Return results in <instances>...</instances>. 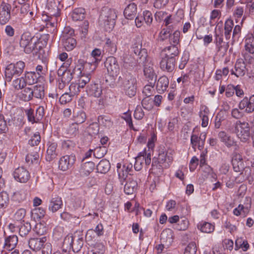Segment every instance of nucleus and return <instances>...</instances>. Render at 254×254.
I'll return each mask as SVG.
<instances>
[{
    "instance_id": "1",
    "label": "nucleus",
    "mask_w": 254,
    "mask_h": 254,
    "mask_svg": "<svg viewBox=\"0 0 254 254\" xmlns=\"http://www.w3.org/2000/svg\"><path fill=\"white\" fill-rule=\"evenodd\" d=\"M119 83L125 94L129 97L135 96L136 93L137 81L136 78L130 73L120 76Z\"/></svg>"
},
{
    "instance_id": "2",
    "label": "nucleus",
    "mask_w": 254,
    "mask_h": 254,
    "mask_svg": "<svg viewBox=\"0 0 254 254\" xmlns=\"http://www.w3.org/2000/svg\"><path fill=\"white\" fill-rule=\"evenodd\" d=\"M117 10L108 7L102 8L99 17L101 24L106 30H111L115 26L116 20L117 18Z\"/></svg>"
},
{
    "instance_id": "3",
    "label": "nucleus",
    "mask_w": 254,
    "mask_h": 254,
    "mask_svg": "<svg viewBox=\"0 0 254 254\" xmlns=\"http://www.w3.org/2000/svg\"><path fill=\"white\" fill-rule=\"evenodd\" d=\"M234 132L241 141L247 142L250 137V126L246 121H237L234 124Z\"/></svg>"
},
{
    "instance_id": "4",
    "label": "nucleus",
    "mask_w": 254,
    "mask_h": 254,
    "mask_svg": "<svg viewBox=\"0 0 254 254\" xmlns=\"http://www.w3.org/2000/svg\"><path fill=\"white\" fill-rule=\"evenodd\" d=\"M131 49L136 57H138V64H144L146 60L147 53L145 49L142 48V40L139 35L133 39Z\"/></svg>"
},
{
    "instance_id": "5",
    "label": "nucleus",
    "mask_w": 254,
    "mask_h": 254,
    "mask_svg": "<svg viewBox=\"0 0 254 254\" xmlns=\"http://www.w3.org/2000/svg\"><path fill=\"white\" fill-rule=\"evenodd\" d=\"M19 44L26 53L30 54L37 49V46L40 43L37 39L32 37L29 33L26 32L22 35Z\"/></svg>"
},
{
    "instance_id": "6",
    "label": "nucleus",
    "mask_w": 254,
    "mask_h": 254,
    "mask_svg": "<svg viewBox=\"0 0 254 254\" xmlns=\"http://www.w3.org/2000/svg\"><path fill=\"white\" fill-rule=\"evenodd\" d=\"M25 66V63L22 61L8 64L5 69V80L10 82L13 77L20 76L23 72Z\"/></svg>"
},
{
    "instance_id": "7",
    "label": "nucleus",
    "mask_w": 254,
    "mask_h": 254,
    "mask_svg": "<svg viewBox=\"0 0 254 254\" xmlns=\"http://www.w3.org/2000/svg\"><path fill=\"white\" fill-rule=\"evenodd\" d=\"M173 160V157L171 153H169L164 148H160L158 150L157 157H154L152 160L153 166L159 165L160 166L164 165L165 167L169 165Z\"/></svg>"
},
{
    "instance_id": "8",
    "label": "nucleus",
    "mask_w": 254,
    "mask_h": 254,
    "mask_svg": "<svg viewBox=\"0 0 254 254\" xmlns=\"http://www.w3.org/2000/svg\"><path fill=\"white\" fill-rule=\"evenodd\" d=\"M151 153L150 152H147L145 149L140 152L135 158V162L134 165L135 170L138 171L141 170L144 161L146 166L149 165L151 161Z\"/></svg>"
},
{
    "instance_id": "9",
    "label": "nucleus",
    "mask_w": 254,
    "mask_h": 254,
    "mask_svg": "<svg viewBox=\"0 0 254 254\" xmlns=\"http://www.w3.org/2000/svg\"><path fill=\"white\" fill-rule=\"evenodd\" d=\"M105 66L108 73L112 76H117L120 72V67L116 58L111 56L107 58Z\"/></svg>"
},
{
    "instance_id": "10",
    "label": "nucleus",
    "mask_w": 254,
    "mask_h": 254,
    "mask_svg": "<svg viewBox=\"0 0 254 254\" xmlns=\"http://www.w3.org/2000/svg\"><path fill=\"white\" fill-rule=\"evenodd\" d=\"M11 6L4 1L0 4V24L5 25L11 18Z\"/></svg>"
},
{
    "instance_id": "11",
    "label": "nucleus",
    "mask_w": 254,
    "mask_h": 254,
    "mask_svg": "<svg viewBox=\"0 0 254 254\" xmlns=\"http://www.w3.org/2000/svg\"><path fill=\"white\" fill-rule=\"evenodd\" d=\"M138 57H132L129 53H124L121 58L122 65L123 68L127 69H130L137 65H141L138 64Z\"/></svg>"
},
{
    "instance_id": "12",
    "label": "nucleus",
    "mask_w": 254,
    "mask_h": 254,
    "mask_svg": "<svg viewBox=\"0 0 254 254\" xmlns=\"http://www.w3.org/2000/svg\"><path fill=\"white\" fill-rule=\"evenodd\" d=\"M132 167V166L131 164H125L124 165H122L121 163L117 164V168L118 179L121 185L123 186L124 185Z\"/></svg>"
},
{
    "instance_id": "13",
    "label": "nucleus",
    "mask_w": 254,
    "mask_h": 254,
    "mask_svg": "<svg viewBox=\"0 0 254 254\" xmlns=\"http://www.w3.org/2000/svg\"><path fill=\"white\" fill-rule=\"evenodd\" d=\"M60 2L55 0H47L46 6V15L49 17L59 16L60 9L59 7Z\"/></svg>"
},
{
    "instance_id": "14",
    "label": "nucleus",
    "mask_w": 254,
    "mask_h": 254,
    "mask_svg": "<svg viewBox=\"0 0 254 254\" xmlns=\"http://www.w3.org/2000/svg\"><path fill=\"white\" fill-rule=\"evenodd\" d=\"M75 161V156L73 155L63 156L59 160V167L63 171H66L73 166Z\"/></svg>"
},
{
    "instance_id": "15",
    "label": "nucleus",
    "mask_w": 254,
    "mask_h": 254,
    "mask_svg": "<svg viewBox=\"0 0 254 254\" xmlns=\"http://www.w3.org/2000/svg\"><path fill=\"white\" fill-rule=\"evenodd\" d=\"M239 108L241 110H245L247 113H251L254 111V95L249 98H244L239 104Z\"/></svg>"
},
{
    "instance_id": "16",
    "label": "nucleus",
    "mask_w": 254,
    "mask_h": 254,
    "mask_svg": "<svg viewBox=\"0 0 254 254\" xmlns=\"http://www.w3.org/2000/svg\"><path fill=\"white\" fill-rule=\"evenodd\" d=\"M153 20V17L151 12L146 10L143 12L142 15L137 16L135 19V22L137 27H141L144 23L147 25H150Z\"/></svg>"
},
{
    "instance_id": "17",
    "label": "nucleus",
    "mask_w": 254,
    "mask_h": 254,
    "mask_svg": "<svg viewBox=\"0 0 254 254\" xmlns=\"http://www.w3.org/2000/svg\"><path fill=\"white\" fill-rule=\"evenodd\" d=\"M176 59L163 56L160 63V68L164 71L172 72L175 67Z\"/></svg>"
},
{
    "instance_id": "18",
    "label": "nucleus",
    "mask_w": 254,
    "mask_h": 254,
    "mask_svg": "<svg viewBox=\"0 0 254 254\" xmlns=\"http://www.w3.org/2000/svg\"><path fill=\"white\" fill-rule=\"evenodd\" d=\"M47 240L46 237L31 238L29 240L28 245L29 248L33 251L38 252L42 250L43 245Z\"/></svg>"
},
{
    "instance_id": "19",
    "label": "nucleus",
    "mask_w": 254,
    "mask_h": 254,
    "mask_svg": "<svg viewBox=\"0 0 254 254\" xmlns=\"http://www.w3.org/2000/svg\"><path fill=\"white\" fill-rule=\"evenodd\" d=\"M218 136L221 141L223 142L228 148L238 147L237 142L235 140V139L227 133L225 131H220L218 134Z\"/></svg>"
},
{
    "instance_id": "20",
    "label": "nucleus",
    "mask_w": 254,
    "mask_h": 254,
    "mask_svg": "<svg viewBox=\"0 0 254 254\" xmlns=\"http://www.w3.org/2000/svg\"><path fill=\"white\" fill-rule=\"evenodd\" d=\"M13 176L16 180L21 183H25L30 178L28 171L23 167H18L15 169Z\"/></svg>"
},
{
    "instance_id": "21",
    "label": "nucleus",
    "mask_w": 254,
    "mask_h": 254,
    "mask_svg": "<svg viewBox=\"0 0 254 254\" xmlns=\"http://www.w3.org/2000/svg\"><path fill=\"white\" fill-rule=\"evenodd\" d=\"M246 64L242 59L237 60L235 65V70H232L231 73L237 77L243 76L246 73Z\"/></svg>"
},
{
    "instance_id": "22",
    "label": "nucleus",
    "mask_w": 254,
    "mask_h": 254,
    "mask_svg": "<svg viewBox=\"0 0 254 254\" xmlns=\"http://www.w3.org/2000/svg\"><path fill=\"white\" fill-rule=\"evenodd\" d=\"M63 205V200L61 197L58 195L53 196L49 204V210L52 212H56Z\"/></svg>"
},
{
    "instance_id": "23",
    "label": "nucleus",
    "mask_w": 254,
    "mask_h": 254,
    "mask_svg": "<svg viewBox=\"0 0 254 254\" xmlns=\"http://www.w3.org/2000/svg\"><path fill=\"white\" fill-rule=\"evenodd\" d=\"M58 145L56 143H50L47 149L46 159L51 162L57 158L58 153L57 151Z\"/></svg>"
},
{
    "instance_id": "24",
    "label": "nucleus",
    "mask_w": 254,
    "mask_h": 254,
    "mask_svg": "<svg viewBox=\"0 0 254 254\" xmlns=\"http://www.w3.org/2000/svg\"><path fill=\"white\" fill-rule=\"evenodd\" d=\"M86 92L91 96L99 97L102 92L101 86L97 83H91L87 87Z\"/></svg>"
},
{
    "instance_id": "25",
    "label": "nucleus",
    "mask_w": 254,
    "mask_h": 254,
    "mask_svg": "<svg viewBox=\"0 0 254 254\" xmlns=\"http://www.w3.org/2000/svg\"><path fill=\"white\" fill-rule=\"evenodd\" d=\"M58 16L49 17L47 15L43 16V19L46 23L45 26L50 32H54L57 24V17Z\"/></svg>"
},
{
    "instance_id": "26",
    "label": "nucleus",
    "mask_w": 254,
    "mask_h": 254,
    "mask_svg": "<svg viewBox=\"0 0 254 254\" xmlns=\"http://www.w3.org/2000/svg\"><path fill=\"white\" fill-rule=\"evenodd\" d=\"M17 243L18 237L17 236L14 235L9 236L5 239L3 248L8 251H11L15 248Z\"/></svg>"
},
{
    "instance_id": "27",
    "label": "nucleus",
    "mask_w": 254,
    "mask_h": 254,
    "mask_svg": "<svg viewBox=\"0 0 254 254\" xmlns=\"http://www.w3.org/2000/svg\"><path fill=\"white\" fill-rule=\"evenodd\" d=\"M137 13V6L134 3L129 4L125 9L124 14L128 19H133Z\"/></svg>"
},
{
    "instance_id": "28",
    "label": "nucleus",
    "mask_w": 254,
    "mask_h": 254,
    "mask_svg": "<svg viewBox=\"0 0 254 254\" xmlns=\"http://www.w3.org/2000/svg\"><path fill=\"white\" fill-rule=\"evenodd\" d=\"M58 75L61 81L68 83L72 79V73L69 70L64 69L61 67L58 71Z\"/></svg>"
},
{
    "instance_id": "29",
    "label": "nucleus",
    "mask_w": 254,
    "mask_h": 254,
    "mask_svg": "<svg viewBox=\"0 0 254 254\" xmlns=\"http://www.w3.org/2000/svg\"><path fill=\"white\" fill-rule=\"evenodd\" d=\"M169 81L168 77L165 75L161 76L158 80L156 84V89L160 93H163L168 87Z\"/></svg>"
},
{
    "instance_id": "30",
    "label": "nucleus",
    "mask_w": 254,
    "mask_h": 254,
    "mask_svg": "<svg viewBox=\"0 0 254 254\" xmlns=\"http://www.w3.org/2000/svg\"><path fill=\"white\" fill-rule=\"evenodd\" d=\"M137 187L136 181L129 178L124 185V191L127 194H131L136 190Z\"/></svg>"
},
{
    "instance_id": "31",
    "label": "nucleus",
    "mask_w": 254,
    "mask_h": 254,
    "mask_svg": "<svg viewBox=\"0 0 254 254\" xmlns=\"http://www.w3.org/2000/svg\"><path fill=\"white\" fill-rule=\"evenodd\" d=\"M162 52L164 53L163 56L168 58H173L176 59L179 54L178 47L176 45H173L165 48Z\"/></svg>"
},
{
    "instance_id": "32",
    "label": "nucleus",
    "mask_w": 254,
    "mask_h": 254,
    "mask_svg": "<svg viewBox=\"0 0 254 254\" xmlns=\"http://www.w3.org/2000/svg\"><path fill=\"white\" fill-rule=\"evenodd\" d=\"M197 227L201 232L205 233H211L215 229L214 224L205 221L199 222L197 224Z\"/></svg>"
},
{
    "instance_id": "33",
    "label": "nucleus",
    "mask_w": 254,
    "mask_h": 254,
    "mask_svg": "<svg viewBox=\"0 0 254 254\" xmlns=\"http://www.w3.org/2000/svg\"><path fill=\"white\" fill-rule=\"evenodd\" d=\"M173 232L170 229L164 230L161 234L160 239L163 243L170 244L173 242Z\"/></svg>"
},
{
    "instance_id": "34",
    "label": "nucleus",
    "mask_w": 254,
    "mask_h": 254,
    "mask_svg": "<svg viewBox=\"0 0 254 254\" xmlns=\"http://www.w3.org/2000/svg\"><path fill=\"white\" fill-rule=\"evenodd\" d=\"M33 98L43 99L45 97V88L43 85L37 84L32 88Z\"/></svg>"
},
{
    "instance_id": "35",
    "label": "nucleus",
    "mask_w": 254,
    "mask_h": 254,
    "mask_svg": "<svg viewBox=\"0 0 254 254\" xmlns=\"http://www.w3.org/2000/svg\"><path fill=\"white\" fill-rule=\"evenodd\" d=\"M38 76L35 72H26L23 77L26 84L32 85L35 83L38 79Z\"/></svg>"
},
{
    "instance_id": "36",
    "label": "nucleus",
    "mask_w": 254,
    "mask_h": 254,
    "mask_svg": "<svg viewBox=\"0 0 254 254\" xmlns=\"http://www.w3.org/2000/svg\"><path fill=\"white\" fill-rule=\"evenodd\" d=\"M26 191L21 189L13 192L11 196V199L13 201L19 203L24 200L26 199Z\"/></svg>"
},
{
    "instance_id": "37",
    "label": "nucleus",
    "mask_w": 254,
    "mask_h": 254,
    "mask_svg": "<svg viewBox=\"0 0 254 254\" xmlns=\"http://www.w3.org/2000/svg\"><path fill=\"white\" fill-rule=\"evenodd\" d=\"M85 9L83 8H77L74 9L71 14V17L74 21H81L85 17Z\"/></svg>"
},
{
    "instance_id": "38",
    "label": "nucleus",
    "mask_w": 254,
    "mask_h": 254,
    "mask_svg": "<svg viewBox=\"0 0 254 254\" xmlns=\"http://www.w3.org/2000/svg\"><path fill=\"white\" fill-rule=\"evenodd\" d=\"M73 241L72 236H66L64 241L62 247L63 254H70V251Z\"/></svg>"
},
{
    "instance_id": "39",
    "label": "nucleus",
    "mask_w": 254,
    "mask_h": 254,
    "mask_svg": "<svg viewBox=\"0 0 254 254\" xmlns=\"http://www.w3.org/2000/svg\"><path fill=\"white\" fill-rule=\"evenodd\" d=\"M64 48L67 51H72L76 46L77 42L75 38H69L66 40H62Z\"/></svg>"
},
{
    "instance_id": "40",
    "label": "nucleus",
    "mask_w": 254,
    "mask_h": 254,
    "mask_svg": "<svg viewBox=\"0 0 254 254\" xmlns=\"http://www.w3.org/2000/svg\"><path fill=\"white\" fill-rule=\"evenodd\" d=\"M110 169V163L106 159H102L97 166V170L101 173H106Z\"/></svg>"
},
{
    "instance_id": "41",
    "label": "nucleus",
    "mask_w": 254,
    "mask_h": 254,
    "mask_svg": "<svg viewBox=\"0 0 254 254\" xmlns=\"http://www.w3.org/2000/svg\"><path fill=\"white\" fill-rule=\"evenodd\" d=\"M85 205V200L82 197L73 198L70 203V207L73 209L84 207Z\"/></svg>"
},
{
    "instance_id": "42",
    "label": "nucleus",
    "mask_w": 254,
    "mask_h": 254,
    "mask_svg": "<svg viewBox=\"0 0 254 254\" xmlns=\"http://www.w3.org/2000/svg\"><path fill=\"white\" fill-rule=\"evenodd\" d=\"M74 30L73 29L70 27H64L63 31L62 36H61V39L66 40L69 38H75Z\"/></svg>"
},
{
    "instance_id": "43",
    "label": "nucleus",
    "mask_w": 254,
    "mask_h": 254,
    "mask_svg": "<svg viewBox=\"0 0 254 254\" xmlns=\"http://www.w3.org/2000/svg\"><path fill=\"white\" fill-rule=\"evenodd\" d=\"M26 84L23 77L20 78H17L15 79L12 83V86L15 90H20L23 89Z\"/></svg>"
},
{
    "instance_id": "44",
    "label": "nucleus",
    "mask_w": 254,
    "mask_h": 254,
    "mask_svg": "<svg viewBox=\"0 0 254 254\" xmlns=\"http://www.w3.org/2000/svg\"><path fill=\"white\" fill-rule=\"evenodd\" d=\"M144 74L146 77L149 78V79L152 80L154 79V80L156 79V76L154 72L153 68L151 66L148 65H144Z\"/></svg>"
},
{
    "instance_id": "45",
    "label": "nucleus",
    "mask_w": 254,
    "mask_h": 254,
    "mask_svg": "<svg viewBox=\"0 0 254 254\" xmlns=\"http://www.w3.org/2000/svg\"><path fill=\"white\" fill-rule=\"evenodd\" d=\"M245 50L250 54H254V39L250 37L247 38L245 40Z\"/></svg>"
},
{
    "instance_id": "46",
    "label": "nucleus",
    "mask_w": 254,
    "mask_h": 254,
    "mask_svg": "<svg viewBox=\"0 0 254 254\" xmlns=\"http://www.w3.org/2000/svg\"><path fill=\"white\" fill-rule=\"evenodd\" d=\"M91 79V75L90 73H87L83 72L81 74L79 80H78V84L79 86L81 87V88H83L85 87L86 84L89 82Z\"/></svg>"
},
{
    "instance_id": "47",
    "label": "nucleus",
    "mask_w": 254,
    "mask_h": 254,
    "mask_svg": "<svg viewBox=\"0 0 254 254\" xmlns=\"http://www.w3.org/2000/svg\"><path fill=\"white\" fill-rule=\"evenodd\" d=\"M22 98L25 101H29L33 98L32 88L29 87L24 88L22 91Z\"/></svg>"
},
{
    "instance_id": "48",
    "label": "nucleus",
    "mask_w": 254,
    "mask_h": 254,
    "mask_svg": "<svg viewBox=\"0 0 254 254\" xmlns=\"http://www.w3.org/2000/svg\"><path fill=\"white\" fill-rule=\"evenodd\" d=\"M95 165L92 162H87L82 165V170L83 173L85 175H88L94 169Z\"/></svg>"
},
{
    "instance_id": "49",
    "label": "nucleus",
    "mask_w": 254,
    "mask_h": 254,
    "mask_svg": "<svg viewBox=\"0 0 254 254\" xmlns=\"http://www.w3.org/2000/svg\"><path fill=\"white\" fill-rule=\"evenodd\" d=\"M39 156L37 152L33 153H29L26 156V161L27 163L31 164H38Z\"/></svg>"
},
{
    "instance_id": "50",
    "label": "nucleus",
    "mask_w": 254,
    "mask_h": 254,
    "mask_svg": "<svg viewBox=\"0 0 254 254\" xmlns=\"http://www.w3.org/2000/svg\"><path fill=\"white\" fill-rule=\"evenodd\" d=\"M232 164L234 171L236 172H240L243 170L241 174L245 173L244 171L245 168H244L243 162L242 160L238 161L237 159L233 160Z\"/></svg>"
},
{
    "instance_id": "51",
    "label": "nucleus",
    "mask_w": 254,
    "mask_h": 254,
    "mask_svg": "<svg viewBox=\"0 0 254 254\" xmlns=\"http://www.w3.org/2000/svg\"><path fill=\"white\" fill-rule=\"evenodd\" d=\"M98 121L100 125L106 127L112 126L113 124L111 119L109 117L103 115L98 117Z\"/></svg>"
},
{
    "instance_id": "52",
    "label": "nucleus",
    "mask_w": 254,
    "mask_h": 254,
    "mask_svg": "<svg viewBox=\"0 0 254 254\" xmlns=\"http://www.w3.org/2000/svg\"><path fill=\"white\" fill-rule=\"evenodd\" d=\"M141 104L144 109L150 111L153 107V101L149 97H146L143 99Z\"/></svg>"
},
{
    "instance_id": "53",
    "label": "nucleus",
    "mask_w": 254,
    "mask_h": 254,
    "mask_svg": "<svg viewBox=\"0 0 254 254\" xmlns=\"http://www.w3.org/2000/svg\"><path fill=\"white\" fill-rule=\"evenodd\" d=\"M31 229L30 223L26 222L22 224L19 228V234L21 236H26Z\"/></svg>"
},
{
    "instance_id": "54",
    "label": "nucleus",
    "mask_w": 254,
    "mask_h": 254,
    "mask_svg": "<svg viewBox=\"0 0 254 254\" xmlns=\"http://www.w3.org/2000/svg\"><path fill=\"white\" fill-rule=\"evenodd\" d=\"M8 130L6 121L3 115H0V133H6Z\"/></svg>"
},
{
    "instance_id": "55",
    "label": "nucleus",
    "mask_w": 254,
    "mask_h": 254,
    "mask_svg": "<svg viewBox=\"0 0 254 254\" xmlns=\"http://www.w3.org/2000/svg\"><path fill=\"white\" fill-rule=\"evenodd\" d=\"M180 32L178 30H176L173 34H170L169 37L170 43L172 45H177L180 41Z\"/></svg>"
},
{
    "instance_id": "56",
    "label": "nucleus",
    "mask_w": 254,
    "mask_h": 254,
    "mask_svg": "<svg viewBox=\"0 0 254 254\" xmlns=\"http://www.w3.org/2000/svg\"><path fill=\"white\" fill-rule=\"evenodd\" d=\"M9 197L8 194L5 192L0 193V207H5L8 204Z\"/></svg>"
},
{
    "instance_id": "57",
    "label": "nucleus",
    "mask_w": 254,
    "mask_h": 254,
    "mask_svg": "<svg viewBox=\"0 0 254 254\" xmlns=\"http://www.w3.org/2000/svg\"><path fill=\"white\" fill-rule=\"evenodd\" d=\"M106 148L104 146H100L94 150L93 155L95 157L100 159L102 158L106 153Z\"/></svg>"
},
{
    "instance_id": "58",
    "label": "nucleus",
    "mask_w": 254,
    "mask_h": 254,
    "mask_svg": "<svg viewBox=\"0 0 254 254\" xmlns=\"http://www.w3.org/2000/svg\"><path fill=\"white\" fill-rule=\"evenodd\" d=\"M248 212V209L245 208L243 205L240 204L237 208H235L233 211V213L236 216H239L241 215H246Z\"/></svg>"
},
{
    "instance_id": "59",
    "label": "nucleus",
    "mask_w": 254,
    "mask_h": 254,
    "mask_svg": "<svg viewBox=\"0 0 254 254\" xmlns=\"http://www.w3.org/2000/svg\"><path fill=\"white\" fill-rule=\"evenodd\" d=\"M83 245V241L82 238H79L77 240L76 242L73 243V240L72 241V243L71 245V248L72 249V251L75 253L78 252L81 248L82 247Z\"/></svg>"
},
{
    "instance_id": "60",
    "label": "nucleus",
    "mask_w": 254,
    "mask_h": 254,
    "mask_svg": "<svg viewBox=\"0 0 254 254\" xmlns=\"http://www.w3.org/2000/svg\"><path fill=\"white\" fill-rule=\"evenodd\" d=\"M68 134L70 136H75L79 132L78 125L77 123H72L69 127Z\"/></svg>"
},
{
    "instance_id": "61",
    "label": "nucleus",
    "mask_w": 254,
    "mask_h": 254,
    "mask_svg": "<svg viewBox=\"0 0 254 254\" xmlns=\"http://www.w3.org/2000/svg\"><path fill=\"white\" fill-rule=\"evenodd\" d=\"M196 250L195 243L194 242H191L186 248L184 254H195Z\"/></svg>"
},
{
    "instance_id": "62",
    "label": "nucleus",
    "mask_w": 254,
    "mask_h": 254,
    "mask_svg": "<svg viewBox=\"0 0 254 254\" xmlns=\"http://www.w3.org/2000/svg\"><path fill=\"white\" fill-rule=\"evenodd\" d=\"M86 119V115L83 111L79 112L77 115L74 117V120L75 123L77 124H80L84 123Z\"/></svg>"
},
{
    "instance_id": "63",
    "label": "nucleus",
    "mask_w": 254,
    "mask_h": 254,
    "mask_svg": "<svg viewBox=\"0 0 254 254\" xmlns=\"http://www.w3.org/2000/svg\"><path fill=\"white\" fill-rule=\"evenodd\" d=\"M189 222L187 218H183L179 221L177 229L180 231L186 230L189 226Z\"/></svg>"
},
{
    "instance_id": "64",
    "label": "nucleus",
    "mask_w": 254,
    "mask_h": 254,
    "mask_svg": "<svg viewBox=\"0 0 254 254\" xmlns=\"http://www.w3.org/2000/svg\"><path fill=\"white\" fill-rule=\"evenodd\" d=\"M172 32V30H168V29L163 28L160 31L159 35V40L161 41H163L168 38L170 36V34Z\"/></svg>"
}]
</instances>
